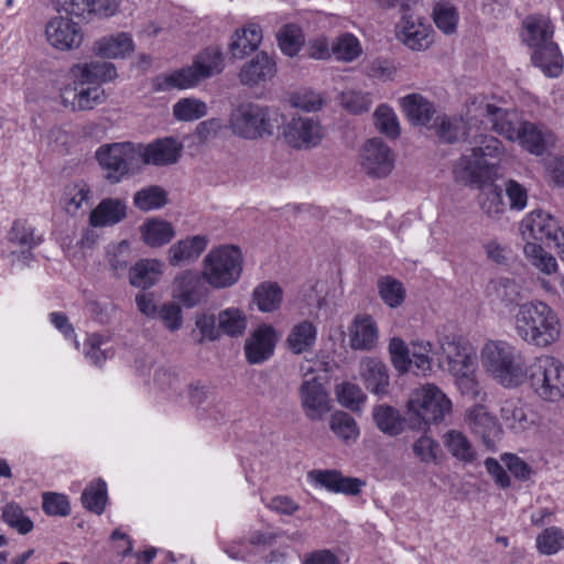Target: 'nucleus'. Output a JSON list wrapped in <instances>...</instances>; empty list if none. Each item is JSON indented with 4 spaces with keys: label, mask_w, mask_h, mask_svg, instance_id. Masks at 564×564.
<instances>
[{
    "label": "nucleus",
    "mask_w": 564,
    "mask_h": 564,
    "mask_svg": "<svg viewBox=\"0 0 564 564\" xmlns=\"http://www.w3.org/2000/svg\"><path fill=\"white\" fill-rule=\"evenodd\" d=\"M480 119L491 124L492 130L510 141H517L529 153L540 156L555 143L554 134L536 123L523 121L513 110L498 108L486 104L484 98H476L467 107V123Z\"/></svg>",
    "instance_id": "f257e3e1"
},
{
    "label": "nucleus",
    "mask_w": 564,
    "mask_h": 564,
    "mask_svg": "<svg viewBox=\"0 0 564 564\" xmlns=\"http://www.w3.org/2000/svg\"><path fill=\"white\" fill-rule=\"evenodd\" d=\"M69 74L73 84L62 89V102L74 111H84L105 101L101 84L113 80L117 69L110 62L93 61L73 65Z\"/></svg>",
    "instance_id": "f03ea898"
},
{
    "label": "nucleus",
    "mask_w": 564,
    "mask_h": 564,
    "mask_svg": "<svg viewBox=\"0 0 564 564\" xmlns=\"http://www.w3.org/2000/svg\"><path fill=\"white\" fill-rule=\"evenodd\" d=\"M503 150V145L495 137L481 135L477 144L453 164L455 182L476 188L494 183Z\"/></svg>",
    "instance_id": "7ed1b4c3"
},
{
    "label": "nucleus",
    "mask_w": 564,
    "mask_h": 564,
    "mask_svg": "<svg viewBox=\"0 0 564 564\" xmlns=\"http://www.w3.org/2000/svg\"><path fill=\"white\" fill-rule=\"evenodd\" d=\"M517 336L530 346L546 348L556 343L562 334L557 313L547 303L532 300L519 305L513 316Z\"/></svg>",
    "instance_id": "20e7f679"
},
{
    "label": "nucleus",
    "mask_w": 564,
    "mask_h": 564,
    "mask_svg": "<svg viewBox=\"0 0 564 564\" xmlns=\"http://www.w3.org/2000/svg\"><path fill=\"white\" fill-rule=\"evenodd\" d=\"M485 372L498 384L516 389L527 382V362L523 354L511 343L488 339L480 349Z\"/></svg>",
    "instance_id": "39448f33"
},
{
    "label": "nucleus",
    "mask_w": 564,
    "mask_h": 564,
    "mask_svg": "<svg viewBox=\"0 0 564 564\" xmlns=\"http://www.w3.org/2000/svg\"><path fill=\"white\" fill-rule=\"evenodd\" d=\"M524 42L533 50L532 62L546 76L557 77L563 67V57L553 42V25L549 18L531 15L523 21Z\"/></svg>",
    "instance_id": "423d86ee"
},
{
    "label": "nucleus",
    "mask_w": 564,
    "mask_h": 564,
    "mask_svg": "<svg viewBox=\"0 0 564 564\" xmlns=\"http://www.w3.org/2000/svg\"><path fill=\"white\" fill-rule=\"evenodd\" d=\"M280 126V113L267 106L243 102L235 107L228 118L231 133L242 140L258 141L274 135Z\"/></svg>",
    "instance_id": "0eeeda50"
},
{
    "label": "nucleus",
    "mask_w": 564,
    "mask_h": 564,
    "mask_svg": "<svg viewBox=\"0 0 564 564\" xmlns=\"http://www.w3.org/2000/svg\"><path fill=\"white\" fill-rule=\"evenodd\" d=\"M452 408V401L436 384L425 383L410 392L406 416L412 427L421 430L444 421Z\"/></svg>",
    "instance_id": "6e6552de"
},
{
    "label": "nucleus",
    "mask_w": 564,
    "mask_h": 564,
    "mask_svg": "<svg viewBox=\"0 0 564 564\" xmlns=\"http://www.w3.org/2000/svg\"><path fill=\"white\" fill-rule=\"evenodd\" d=\"M221 54L216 48H207L200 53L191 66L162 74L153 79L155 91L188 89L198 85L214 74L221 72Z\"/></svg>",
    "instance_id": "1a4fd4ad"
},
{
    "label": "nucleus",
    "mask_w": 564,
    "mask_h": 564,
    "mask_svg": "<svg viewBox=\"0 0 564 564\" xmlns=\"http://www.w3.org/2000/svg\"><path fill=\"white\" fill-rule=\"evenodd\" d=\"M527 369V381L540 399L557 402L564 398V364L558 358L542 354Z\"/></svg>",
    "instance_id": "9d476101"
},
{
    "label": "nucleus",
    "mask_w": 564,
    "mask_h": 564,
    "mask_svg": "<svg viewBox=\"0 0 564 564\" xmlns=\"http://www.w3.org/2000/svg\"><path fill=\"white\" fill-rule=\"evenodd\" d=\"M241 250L232 245L212 249L203 260L202 276L213 288L234 285L242 272Z\"/></svg>",
    "instance_id": "9b49d317"
},
{
    "label": "nucleus",
    "mask_w": 564,
    "mask_h": 564,
    "mask_svg": "<svg viewBox=\"0 0 564 564\" xmlns=\"http://www.w3.org/2000/svg\"><path fill=\"white\" fill-rule=\"evenodd\" d=\"M95 158L110 184H118L140 169L137 143L115 142L101 144Z\"/></svg>",
    "instance_id": "f8f14e48"
},
{
    "label": "nucleus",
    "mask_w": 564,
    "mask_h": 564,
    "mask_svg": "<svg viewBox=\"0 0 564 564\" xmlns=\"http://www.w3.org/2000/svg\"><path fill=\"white\" fill-rule=\"evenodd\" d=\"M394 163L393 151L379 138L369 139L360 150V165L371 177H388L394 169Z\"/></svg>",
    "instance_id": "ddd939ff"
},
{
    "label": "nucleus",
    "mask_w": 564,
    "mask_h": 564,
    "mask_svg": "<svg viewBox=\"0 0 564 564\" xmlns=\"http://www.w3.org/2000/svg\"><path fill=\"white\" fill-rule=\"evenodd\" d=\"M44 34L48 45L61 52L77 50L84 41L80 25L62 15L53 17L46 22Z\"/></svg>",
    "instance_id": "4468645a"
},
{
    "label": "nucleus",
    "mask_w": 564,
    "mask_h": 564,
    "mask_svg": "<svg viewBox=\"0 0 564 564\" xmlns=\"http://www.w3.org/2000/svg\"><path fill=\"white\" fill-rule=\"evenodd\" d=\"M560 220L549 212L534 209L528 213L520 223L522 240L552 241L553 243L563 231Z\"/></svg>",
    "instance_id": "2eb2a0df"
},
{
    "label": "nucleus",
    "mask_w": 564,
    "mask_h": 564,
    "mask_svg": "<svg viewBox=\"0 0 564 564\" xmlns=\"http://www.w3.org/2000/svg\"><path fill=\"white\" fill-rule=\"evenodd\" d=\"M324 135V128L312 117L292 118L283 129L284 141L297 150L317 147Z\"/></svg>",
    "instance_id": "dca6fc26"
},
{
    "label": "nucleus",
    "mask_w": 564,
    "mask_h": 564,
    "mask_svg": "<svg viewBox=\"0 0 564 564\" xmlns=\"http://www.w3.org/2000/svg\"><path fill=\"white\" fill-rule=\"evenodd\" d=\"M139 165L164 166L177 162L183 145L173 138L158 139L147 145L137 143Z\"/></svg>",
    "instance_id": "f3484780"
},
{
    "label": "nucleus",
    "mask_w": 564,
    "mask_h": 564,
    "mask_svg": "<svg viewBox=\"0 0 564 564\" xmlns=\"http://www.w3.org/2000/svg\"><path fill=\"white\" fill-rule=\"evenodd\" d=\"M278 341L275 329L267 324L254 329L245 343L247 361L251 365H259L268 360L274 352Z\"/></svg>",
    "instance_id": "a211bd4d"
},
{
    "label": "nucleus",
    "mask_w": 564,
    "mask_h": 564,
    "mask_svg": "<svg viewBox=\"0 0 564 564\" xmlns=\"http://www.w3.org/2000/svg\"><path fill=\"white\" fill-rule=\"evenodd\" d=\"M358 373L365 388L382 398L388 394L390 376L387 365L376 357H364L359 361Z\"/></svg>",
    "instance_id": "6ab92c4d"
},
{
    "label": "nucleus",
    "mask_w": 564,
    "mask_h": 564,
    "mask_svg": "<svg viewBox=\"0 0 564 564\" xmlns=\"http://www.w3.org/2000/svg\"><path fill=\"white\" fill-rule=\"evenodd\" d=\"M301 404L310 420H321L329 411V397L317 377L304 379L300 388Z\"/></svg>",
    "instance_id": "aec40b11"
},
{
    "label": "nucleus",
    "mask_w": 564,
    "mask_h": 564,
    "mask_svg": "<svg viewBox=\"0 0 564 564\" xmlns=\"http://www.w3.org/2000/svg\"><path fill=\"white\" fill-rule=\"evenodd\" d=\"M502 424L514 433L524 432L539 423V415L520 399H508L500 405Z\"/></svg>",
    "instance_id": "412c9836"
},
{
    "label": "nucleus",
    "mask_w": 564,
    "mask_h": 564,
    "mask_svg": "<svg viewBox=\"0 0 564 564\" xmlns=\"http://www.w3.org/2000/svg\"><path fill=\"white\" fill-rule=\"evenodd\" d=\"M208 243L209 239L205 235L181 239L167 249V262L175 268L189 265L203 254Z\"/></svg>",
    "instance_id": "4be33fe9"
},
{
    "label": "nucleus",
    "mask_w": 564,
    "mask_h": 564,
    "mask_svg": "<svg viewBox=\"0 0 564 564\" xmlns=\"http://www.w3.org/2000/svg\"><path fill=\"white\" fill-rule=\"evenodd\" d=\"M397 35L412 51H424L433 43L432 28L410 15L402 18L398 24Z\"/></svg>",
    "instance_id": "5701e85b"
},
{
    "label": "nucleus",
    "mask_w": 564,
    "mask_h": 564,
    "mask_svg": "<svg viewBox=\"0 0 564 564\" xmlns=\"http://www.w3.org/2000/svg\"><path fill=\"white\" fill-rule=\"evenodd\" d=\"M307 478L312 485L335 494L357 495L362 485L359 479L345 477L337 470L315 469L308 473Z\"/></svg>",
    "instance_id": "b1692460"
},
{
    "label": "nucleus",
    "mask_w": 564,
    "mask_h": 564,
    "mask_svg": "<svg viewBox=\"0 0 564 564\" xmlns=\"http://www.w3.org/2000/svg\"><path fill=\"white\" fill-rule=\"evenodd\" d=\"M172 293L184 306L194 307L203 301L206 290L196 273L184 271L174 279Z\"/></svg>",
    "instance_id": "393cba45"
},
{
    "label": "nucleus",
    "mask_w": 564,
    "mask_h": 564,
    "mask_svg": "<svg viewBox=\"0 0 564 564\" xmlns=\"http://www.w3.org/2000/svg\"><path fill=\"white\" fill-rule=\"evenodd\" d=\"M379 338V329L375 319L362 314L355 317L349 328V345L355 350H371Z\"/></svg>",
    "instance_id": "a878e982"
},
{
    "label": "nucleus",
    "mask_w": 564,
    "mask_h": 564,
    "mask_svg": "<svg viewBox=\"0 0 564 564\" xmlns=\"http://www.w3.org/2000/svg\"><path fill=\"white\" fill-rule=\"evenodd\" d=\"M464 423L473 433L479 435L486 444H489L491 437L500 432L495 416L481 404L473 405L465 411Z\"/></svg>",
    "instance_id": "bb28decb"
},
{
    "label": "nucleus",
    "mask_w": 564,
    "mask_h": 564,
    "mask_svg": "<svg viewBox=\"0 0 564 564\" xmlns=\"http://www.w3.org/2000/svg\"><path fill=\"white\" fill-rule=\"evenodd\" d=\"M127 205L119 198L102 199L89 215V225L93 227L113 226L126 218Z\"/></svg>",
    "instance_id": "cd10ccee"
},
{
    "label": "nucleus",
    "mask_w": 564,
    "mask_h": 564,
    "mask_svg": "<svg viewBox=\"0 0 564 564\" xmlns=\"http://www.w3.org/2000/svg\"><path fill=\"white\" fill-rule=\"evenodd\" d=\"M400 105L409 118L415 124L427 127L435 115L433 102L420 94H410L400 99Z\"/></svg>",
    "instance_id": "c85d7f7f"
},
{
    "label": "nucleus",
    "mask_w": 564,
    "mask_h": 564,
    "mask_svg": "<svg viewBox=\"0 0 564 564\" xmlns=\"http://www.w3.org/2000/svg\"><path fill=\"white\" fill-rule=\"evenodd\" d=\"M441 348L445 355L448 371L477 360L474 347L463 338L446 337L442 341Z\"/></svg>",
    "instance_id": "c756f323"
},
{
    "label": "nucleus",
    "mask_w": 564,
    "mask_h": 564,
    "mask_svg": "<svg viewBox=\"0 0 564 564\" xmlns=\"http://www.w3.org/2000/svg\"><path fill=\"white\" fill-rule=\"evenodd\" d=\"M134 45L129 33L120 32L99 39L94 44V53L106 58L124 57L133 52Z\"/></svg>",
    "instance_id": "7c9ffc66"
},
{
    "label": "nucleus",
    "mask_w": 564,
    "mask_h": 564,
    "mask_svg": "<svg viewBox=\"0 0 564 564\" xmlns=\"http://www.w3.org/2000/svg\"><path fill=\"white\" fill-rule=\"evenodd\" d=\"M447 452L458 462L469 465L477 460V452L468 437L458 430H449L442 436Z\"/></svg>",
    "instance_id": "2f4dec72"
},
{
    "label": "nucleus",
    "mask_w": 564,
    "mask_h": 564,
    "mask_svg": "<svg viewBox=\"0 0 564 564\" xmlns=\"http://www.w3.org/2000/svg\"><path fill=\"white\" fill-rule=\"evenodd\" d=\"M275 74L274 61L264 52L259 53L240 70L239 77L246 85H254Z\"/></svg>",
    "instance_id": "473e14b6"
},
{
    "label": "nucleus",
    "mask_w": 564,
    "mask_h": 564,
    "mask_svg": "<svg viewBox=\"0 0 564 564\" xmlns=\"http://www.w3.org/2000/svg\"><path fill=\"white\" fill-rule=\"evenodd\" d=\"M142 241L150 247H161L169 243L175 236L173 225L166 220L151 218L140 226Z\"/></svg>",
    "instance_id": "72a5a7b5"
},
{
    "label": "nucleus",
    "mask_w": 564,
    "mask_h": 564,
    "mask_svg": "<svg viewBox=\"0 0 564 564\" xmlns=\"http://www.w3.org/2000/svg\"><path fill=\"white\" fill-rule=\"evenodd\" d=\"M91 197L90 186L85 181H77L64 187L62 204L67 214L75 216L84 205H90Z\"/></svg>",
    "instance_id": "f704fd0d"
},
{
    "label": "nucleus",
    "mask_w": 564,
    "mask_h": 564,
    "mask_svg": "<svg viewBox=\"0 0 564 564\" xmlns=\"http://www.w3.org/2000/svg\"><path fill=\"white\" fill-rule=\"evenodd\" d=\"M525 260L540 272L551 275L558 269L555 257L546 251L539 241L523 240Z\"/></svg>",
    "instance_id": "c9c22d12"
},
{
    "label": "nucleus",
    "mask_w": 564,
    "mask_h": 564,
    "mask_svg": "<svg viewBox=\"0 0 564 564\" xmlns=\"http://www.w3.org/2000/svg\"><path fill=\"white\" fill-rule=\"evenodd\" d=\"M262 42V31L256 23H249L237 31L230 44V51L237 58L256 51Z\"/></svg>",
    "instance_id": "e433bc0d"
},
{
    "label": "nucleus",
    "mask_w": 564,
    "mask_h": 564,
    "mask_svg": "<svg viewBox=\"0 0 564 564\" xmlns=\"http://www.w3.org/2000/svg\"><path fill=\"white\" fill-rule=\"evenodd\" d=\"M316 337V326L312 322L302 321L291 328L286 345L292 352L303 354L314 346Z\"/></svg>",
    "instance_id": "4c0bfd02"
},
{
    "label": "nucleus",
    "mask_w": 564,
    "mask_h": 564,
    "mask_svg": "<svg viewBox=\"0 0 564 564\" xmlns=\"http://www.w3.org/2000/svg\"><path fill=\"white\" fill-rule=\"evenodd\" d=\"M162 262L159 260H141L137 262L129 273L131 285L139 289H148L154 285L162 274Z\"/></svg>",
    "instance_id": "58836bf2"
},
{
    "label": "nucleus",
    "mask_w": 564,
    "mask_h": 564,
    "mask_svg": "<svg viewBox=\"0 0 564 564\" xmlns=\"http://www.w3.org/2000/svg\"><path fill=\"white\" fill-rule=\"evenodd\" d=\"M487 291L492 301L499 302L506 307L512 306L521 300L520 285L509 278H497L490 281Z\"/></svg>",
    "instance_id": "ea45409f"
},
{
    "label": "nucleus",
    "mask_w": 564,
    "mask_h": 564,
    "mask_svg": "<svg viewBox=\"0 0 564 564\" xmlns=\"http://www.w3.org/2000/svg\"><path fill=\"white\" fill-rule=\"evenodd\" d=\"M478 204L481 212L492 219H498L506 212V204L502 196V191L494 183L478 188Z\"/></svg>",
    "instance_id": "a19ab883"
},
{
    "label": "nucleus",
    "mask_w": 564,
    "mask_h": 564,
    "mask_svg": "<svg viewBox=\"0 0 564 564\" xmlns=\"http://www.w3.org/2000/svg\"><path fill=\"white\" fill-rule=\"evenodd\" d=\"M455 379V384L462 394L471 398L478 397L480 384L477 379V360L465 366H459L451 371Z\"/></svg>",
    "instance_id": "79ce46f5"
},
{
    "label": "nucleus",
    "mask_w": 564,
    "mask_h": 564,
    "mask_svg": "<svg viewBox=\"0 0 564 564\" xmlns=\"http://www.w3.org/2000/svg\"><path fill=\"white\" fill-rule=\"evenodd\" d=\"M333 57L339 62H354L362 54V45L352 33L345 32L333 41Z\"/></svg>",
    "instance_id": "37998d69"
},
{
    "label": "nucleus",
    "mask_w": 564,
    "mask_h": 564,
    "mask_svg": "<svg viewBox=\"0 0 564 564\" xmlns=\"http://www.w3.org/2000/svg\"><path fill=\"white\" fill-rule=\"evenodd\" d=\"M373 420L380 431L391 436L402 432V419L400 412L393 406L380 404L373 408Z\"/></svg>",
    "instance_id": "c03bdc74"
},
{
    "label": "nucleus",
    "mask_w": 564,
    "mask_h": 564,
    "mask_svg": "<svg viewBox=\"0 0 564 564\" xmlns=\"http://www.w3.org/2000/svg\"><path fill=\"white\" fill-rule=\"evenodd\" d=\"M220 335L230 337L243 335L247 329V317L242 311L236 307H229L221 311L217 316Z\"/></svg>",
    "instance_id": "a18cd8bd"
},
{
    "label": "nucleus",
    "mask_w": 564,
    "mask_h": 564,
    "mask_svg": "<svg viewBox=\"0 0 564 564\" xmlns=\"http://www.w3.org/2000/svg\"><path fill=\"white\" fill-rule=\"evenodd\" d=\"M107 263L117 276L122 275L133 260L130 243L122 240L118 243H110L106 252Z\"/></svg>",
    "instance_id": "49530a36"
},
{
    "label": "nucleus",
    "mask_w": 564,
    "mask_h": 564,
    "mask_svg": "<svg viewBox=\"0 0 564 564\" xmlns=\"http://www.w3.org/2000/svg\"><path fill=\"white\" fill-rule=\"evenodd\" d=\"M253 299L262 312H273L282 302V290L275 283L264 282L253 291Z\"/></svg>",
    "instance_id": "de8ad7c7"
},
{
    "label": "nucleus",
    "mask_w": 564,
    "mask_h": 564,
    "mask_svg": "<svg viewBox=\"0 0 564 564\" xmlns=\"http://www.w3.org/2000/svg\"><path fill=\"white\" fill-rule=\"evenodd\" d=\"M207 115V105L197 98H182L173 106V116L178 121H195Z\"/></svg>",
    "instance_id": "09e8293b"
},
{
    "label": "nucleus",
    "mask_w": 564,
    "mask_h": 564,
    "mask_svg": "<svg viewBox=\"0 0 564 564\" xmlns=\"http://www.w3.org/2000/svg\"><path fill=\"white\" fill-rule=\"evenodd\" d=\"M378 290L381 300L391 308L399 307L405 299L403 284L390 276H382L378 281Z\"/></svg>",
    "instance_id": "8fccbe9b"
},
{
    "label": "nucleus",
    "mask_w": 564,
    "mask_h": 564,
    "mask_svg": "<svg viewBox=\"0 0 564 564\" xmlns=\"http://www.w3.org/2000/svg\"><path fill=\"white\" fill-rule=\"evenodd\" d=\"M535 546L542 555H553L564 550V531L558 527L544 529L535 539Z\"/></svg>",
    "instance_id": "3c124183"
},
{
    "label": "nucleus",
    "mask_w": 564,
    "mask_h": 564,
    "mask_svg": "<svg viewBox=\"0 0 564 564\" xmlns=\"http://www.w3.org/2000/svg\"><path fill=\"white\" fill-rule=\"evenodd\" d=\"M83 506L96 514H101L107 502V486L102 480L91 482L82 495Z\"/></svg>",
    "instance_id": "603ef678"
},
{
    "label": "nucleus",
    "mask_w": 564,
    "mask_h": 564,
    "mask_svg": "<svg viewBox=\"0 0 564 564\" xmlns=\"http://www.w3.org/2000/svg\"><path fill=\"white\" fill-rule=\"evenodd\" d=\"M133 203L144 212L159 209L166 204V193L160 186L151 185L138 191L134 194Z\"/></svg>",
    "instance_id": "864d4df0"
},
{
    "label": "nucleus",
    "mask_w": 564,
    "mask_h": 564,
    "mask_svg": "<svg viewBox=\"0 0 564 564\" xmlns=\"http://www.w3.org/2000/svg\"><path fill=\"white\" fill-rule=\"evenodd\" d=\"M192 336L197 343L205 340L215 341L220 337V329L217 318L207 313L197 314L195 317V328L192 330Z\"/></svg>",
    "instance_id": "5fc2aeb1"
},
{
    "label": "nucleus",
    "mask_w": 564,
    "mask_h": 564,
    "mask_svg": "<svg viewBox=\"0 0 564 564\" xmlns=\"http://www.w3.org/2000/svg\"><path fill=\"white\" fill-rule=\"evenodd\" d=\"M413 454L423 464L437 465L442 455L441 446L436 440L431 436L422 435L412 446Z\"/></svg>",
    "instance_id": "6e6d98bb"
},
{
    "label": "nucleus",
    "mask_w": 564,
    "mask_h": 564,
    "mask_svg": "<svg viewBox=\"0 0 564 564\" xmlns=\"http://www.w3.org/2000/svg\"><path fill=\"white\" fill-rule=\"evenodd\" d=\"M335 393L339 404L351 411L360 410L366 401V395L362 390L351 382L338 384L335 389Z\"/></svg>",
    "instance_id": "4d7b16f0"
},
{
    "label": "nucleus",
    "mask_w": 564,
    "mask_h": 564,
    "mask_svg": "<svg viewBox=\"0 0 564 564\" xmlns=\"http://www.w3.org/2000/svg\"><path fill=\"white\" fill-rule=\"evenodd\" d=\"M388 350L394 369L401 375L406 373L412 366L411 348L403 339L393 337L389 341Z\"/></svg>",
    "instance_id": "13d9d810"
},
{
    "label": "nucleus",
    "mask_w": 564,
    "mask_h": 564,
    "mask_svg": "<svg viewBox=\"0 0 564 564\" xmlns=\"http://www.w3.org/2000/svg\"><path fill=\"white\" fill-rule=\"evenodd\" d=\"M433 345L427 340H414L411 343V359L412 365L417 371L426 376L432 370Z\"/></svg>",
    "instance_id": "bf43d9fd"
},
{
    "label": "nucleus",
    "mask_w": 564,
    "mask_h": 564,
    "mask_svg": "<svg viewBox=\"0 0 564 564\" xmlns=\"http://www.w3.org/2000/svg\"><path fill=\"white\" fill-rule=\"evenodd\" d=\"M433 18L436 26L445 34L456 31L458 23V13L456 8L449 2H440L433 9Z\"/></svg>",
    "instance_id": "052dcab7"
},
{
    "label": "nucleus",
    "mask_w": 564,
    "mask_h": 564,
    "mask_svg": "<svg viewBox=\"0 0 564 564\" xmlns=\"http://www.w3.org/2000/svg\"><path fill=\"white\" fill-rule=\"evenodd\" d=\"M2 519L9 527L17 530L20 534L31 532L34 527L32 520L26 517L22 508L14 502H10L3 507Z\"/></svg>",
    "instance_id": "680f3d73"
},
{
    "label": "nucleus",
    "mask_w": 564,
    "mask_h": 564,
    "mask_svg": "<svg viewBox=\"0 0 564 564\" xmlns=\"http://www.w3.org/2000/svg\"><path fill=\"white\" fill-rule=\"evenodd\" d=\"M329 427L345 442L355 441L359 435V430L355 420L345 412H337L333 414L329 421Z\"/></svg>",
    "instance_id": "e2e57ef3"
},
{
    "label": "nucleus",
    "mask_w": 564,
    "mask_h": 564,
    "mask_svg": "<svg viewBox=\"0 0 564 564\" xmlns=\"http://www.w3.org/2000/svg\"><path fill=\"white\" fill-rule=\"evenodd\" d=\"M303 42L301 29L294 24L284 25L278 33V43L281 51L291 57L299 53Z\"/></svg>",
    "instance_id": "0e129e2a"
},
{
    "label": "nucleus",
    "mask_w": 564,
    "mask_h": 564,
    "mask_svg": "<svg viewBox=\"0 0 564 564\" xmlns=\"http://www.w3.org/2000/svg\"><path fill=\"white\" fill-rule=\"evenodd\" d=\"M375 124L377 129L389 138L400 134L398 117L393 109L387 105H380L375 111Z\"/></svg>",
    "instance_id": "69168bd1"
},
{
    "label": "nucleus",
    "mask_w": 564,
    "mask_h": 564,
    "mask_svg": "<svg viewBox=\"0 0 564 564\" xmlns=\"http://www.w3.org/2000/svg\"><path fill=\"white\" fill-rule=\"evenodd\" d=\"M372 99L370 94L349 89L340 95V105L349 112L358 115L370 109Z\"/></svg>",
    "instance_id": "338daca9"
},
{
    "label": "nucleus",
    "mask_w": 564,
    "mask_h": 564,
    "mask_svg": "<svg viewBox=\"0 0 564 564\" xmlns=\"http://www.w3.org/2000/svg\"><path fill=\"white\" fill-rule=\"evenodd\" d=\"M432 128L435 133L444 142H455L460 135V122L456 118H451L446 115H438L435 117Z\"/></svg>",
    "instance_id": "774afa93"
}]
</instances>
